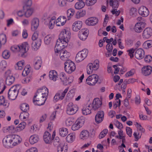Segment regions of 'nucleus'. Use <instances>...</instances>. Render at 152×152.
Listing matches in <instances>:
<instances>
[{"label":"nucleus","mask_w":152,"mask_h":152,"mask_svg":"<svg viewBox=\"0 0 152 152\" xmlns=\"http://www.w3.org/2000/svg\"><path fill=\"white\" fill-rule=\"evenodd\" d=\"M70 31L68 29H63L61 32L55 47L56 53L58 52L61 49L64 48L67 46L70 38Z\"/></svg>","instance_id":"obj_1"},{"label":"nucleus","mask_w":152,"mask_h":152,"mask_svg":"<svg viewBox=\"0 0 152 152\" xmlns=\"http://www.w3.org/2000/svg\"><path fill=\"white\" fill-rule=\"evenodd\" d=\"M19 50L18 55L23 57H25L26 56V53L29 49V45L26 42H24L19 45Z\"/></svg>","instance_id":"obj_2"},{"label":"nucleus","mask_w":152,"mask_h":152,"mask_svg":"<svg viewBox=\"0 0 152 152\" xmlns=\"http://www.w3.org/2000/svg\"><path fill=\"white\" fill-rule=\"evenodd\" d=\"M99 67V61L96 60L92 63H89L87 66V72L90 75L93 72L96 70Z\"/></svg>","instance_id":"obj_3"},{"label":"nucleus","mask_w":152,"mask_h":152,"mask_svg":"<svg viewBox=\"0 0 152 152\" xmlns=\"http://www.w3.org/2000/svg\"><path fill=\"white\" fill-rule=\"evenodd\" d=\"M64 48H61L58 52L56 53L54 50L55 53L56 55H59L60 59L63 61H67L70 56V53L67 51L63 50Z\"/></svg>","instance_id":"obj_4"},{"label":"nucleus","mask_w":152,"mask_h":152,"mask_svg":"<svg viewBox=\"0 0 152 152\" xmlns=\"http://www.w3.org/2000/svg\"><path fill=\"white\" fill-rule=\"evenodd\" d=\"M47 16V19L45 20V23L48 26L50 29H53L56 22V17L55 16H52L51 14L50 13L48 14Z\"/></svg>","instance_id":"obj_5"},{"label":"nucleus","mask_w":152,"mask_h":152,"mask_svg":"<svg viewBox=\"0 0 152 152\" xmlns=\"http://www.w3.org/2000/svg\"><path fill=\"white\" fill-rule=\"evenodd\" d=\"M64 69L66 72L71 73L75 70L76 66L75 63L70 60H67L64 63Z\"/></svg>","instance_id":"obj_6"},{"label":"nucleus","mask_w":152,"mask_h":152,"mask_svg":"<svg viewBox=\"0 0 152 152\" xmlns=\"http://www.w3.org/2000/svg\"><path fill=\"white\" fill-rule=\"evenodd\" d=\"M78 106L74 104L72 102L69 103L66 107V113L69 115H72L75 114L78 111Z\"/></svg>","instance_id":"obj_7"},{"label":"nucleus","mask_w":152,"mask_h":152,"mask_svg":"<svg viewBox=\"0 0 152 152\" xmlns=\"http://www.w3.org/2000/svg\"><path fill=\"white\" fill-rule=\"evenodd\" d=\"M48 94V89L46 87H44L42 88L37 90V93L35 94V97H41V98H45L47 99Z\"/></svg>","instance_id":"obj_8"},{"label":"nucleus","mask_w":152,"mask_h":152,"mask_svg":"<svg viewBox=\"0 0 152 152\" xmlns=\"http://www.w3.org/2000/svg\"><path fill=\"white\" fill-rule=\"evenodd\" d=\"M18 93V89L16 86L11 88L8 92V97L10 99L14 100L17 97Z\"/></svg>","instance_id":"obj_9"},{"label":"nucleus","mask_w":152,"mask_h":152,"mask_svg":"<svg viewBox=\"0 0 152 152\" xmlns=\"http://www.w3.org/2000/svg\"><path fill=\"white\" fill-rule=\"evenodd\" d=\"M88 52V50L86 49L78 52L76 56V61L77 62H79L83 61L86 57Z\"/></svg>","instance_id":"obj_10"},{"label":"nucleus","mask_w":152,"mask_h":152,"mask_svg":"<svg viewBox=\"0 0 152 152\" xmlns=\"http://www.w3.org/2000/svg\"><path fill=\"white\" fill-rule=\"evenodd\" d=\"M84 123V120L82 117L78 118L72 125V129L73 131L78 129L82 127Z\"/></svg>","instance_id":"obj_11"},{"label":"nucleus","mask_w":152,"mask_h":152,"mask_svg":"<svg viewBox=\"0 0 152 152\" xmlns=\"http://www.w3.org/2000/svg\"><path fill=\"white\" fill-rule=\"evenodd\" d=\"M98 76L94 74L90 75L86 80V83L91 86L94 85L97 83L98 80Z\"/></svg>","instance_id":"obj_12"},{"label":"nucleus","mask_w":152,"mask_h":152,"mask_svg":"<svg viewBox=\"0 0 152 152\" xmlns=\"http://www.w3.org/2000/svg\"><path fill=\"white\" fill-rule=\"evenodd\" d=\"M2 142L5 148H10L13 147L10 134L7 135L3 138Z\"/></svg>","instance_id":"obj_13"},{"label":"nucleus","mask_w":152,"mask_h":152,"mask_svg":"<svg viewBox=\"0 0 152 152\" xmlns=\"http://www.w3.org/2000/svg\"><path fill=\"white\" fill-rule=\"evenodd\" d=\"M145 21H140L137 23L135 25L134 30L137 33L141 32L143 30L146 24Z\"/></svg>","instance_id":"obj_14"},{"label":"nucleus","mask_w":152,"mask_h":152,"mask_svg":"<svg viewBox=\"0 0 152 152\" xmlns=\"http://www.w3.org/2000/svg\"><path fill=\"white\" fill-rule=\"evenodd\" d=\"M89 31L87 29H82L78 34V37L82 41H85L87 39L88 34Z\"/></svg>","instance_id":"obj_15"},{"label":"nucleus","mask_w":152,"mask_h":152,"mask_svg":"<svg viewBox=\"0 0 152 152\" xmlns=\"http://www.w3.org/2000/svg\"><path fill=\"white\" fill-rule=\"evenodd\" d=\"M102 104V102L99 98H96L94 99L91 105L92 110H97L101 107Z\"/></svg>","instance_id":"obj_16"},{"label":"nucleus","mask_w":152,"mask_h":152,"mask_svg":"<svg viewBox=\"0 0 152 152\" xmlns=\"http://www.w3.org/2000/svg\"><path fill=\"white\" fill-rule=\"evenodd\" d=\"M55 136V132H54L53 133L51 138L50 133L48 132H46L43 136L44 140L46 143H50L51 142L52 140H53Z\"/></svg>","instance_id":"obj_17"},{"label":"nucleus","mask_w":152,"mask_h":152,"mask_svg":"<svg viewBox=\"0 0 152 152\" xmlns=\"http://www.w3.org/2000/svg\"><path fill=\"white\" fill-rule=\"evenodd\" d=\"M12 142V146H16L20 143L22 141L21 137L18 135L10 134Z\"/></svg>","instance_id":"obj_18"},{"label":"nucleus","mask_w":152,"mask_h":152,"mask_svg":"<svg viewBox=\"0 0 152 152\" xmlns=\"http://www.w3.org/2000/svg\"><path fill=\"white\" fill-rule=\"evenodd\" d=\"M138 12L140 15L144 17L148 16L149 14V11L148 9L146 7L143 6L139 7Z\"/></svg>","instance_id":"obj_19"},{"label":"nucleus","mask_w":152,"mask_h":152,"mask_svg":"<svg viewBox=\"0 0 152 152\" xmlns=\"http://www.w3.org/2000/svg\"><path fill=\"white\" fill-rule=\"evenodd\" d=\"M104 112L103 111L100 110L98 111L96 114L95 120L97 124H99L101 122L104 118Z\"/></svg>","instance_id":"obj_20"},{"label":"nucleus","mask_w":152,"mask_h":152,"mask_svg":"<svg viewBox=\"0 0 152 152\" xmlns=\"http://www.w3.org/2000/svg\"><path fill=\"white\" fill-rule=\"evenodd\" d=\"M98 21L96 17H92L88 18L85 21L86 24L89 26H93L96 25Z\"/></svg>","instance_id":"obj_21"},{"label":"nucleus","mask_w":152,"mask_h":152,"mask_svg":"<svg viewBox=\"0 0 152 152\" xmlns=\"http://www.w3.org/2000/svg\"><path fill=\"white\" fill-rule=\"evenodd\" d=\"M39 19L37 17L33 18L31 22V28L32 31H35L37 30L39 26Z\"/></svg>","instance_id":"obj_22"},{"label":"nucleus","mask_w":152,"mask_h":152,"mask_svg":"<svg viewBox=\"0 0 152 152\" xmlns=\"http://www.w3.org/2000/svg\"><path fill=\"white\" fill-rule=\"evenodd\" d=\"M83 25L82 21L77 20L75 21L72 25V30L74 31H77L80 29Z\"/></svg>","instance_id":"obj_23"},{"label":"nucleus","mask_w":152,"mask_h":152,"mask_svg":"<svg viewBox=\"0 0 152 152\" xmlns=\"http://www.w3.org/2000/svg\"><path fill=\"white\" fill-rule=\"evenodd\" d=\"M37 97H35L34 96L33 99V102L34 104L39 106L43 105L46 100V99L42 98V99L41 97H39L37 98Z\"/></svg>","instance_id":"obj_24"},{"label":"nucleus","mask_w":152,"mask_h":152,"mask_svg":"<svg viewBox=\"0 0 152 152\" xmlns=\"http://www.w3.org/2000/svg\"><path fill=\"white\" fill-rule=\"evenodd\" d=\"M66 21V19L65 17L61 16L56 19V24L57 26H63L65 24Z\"/></svg>","instance_id":"obj_25"},{"label":"nucleus","mask_w":152,"mask_h":152,"mask_svg":"<svg viewBox=\"0 0 152 152\" xmlns=\"http://www.w3.org/2000/svg\"><path fill=\"white\" fill-rule=\"evenodd\" d=\"M152 29L150 28H147L144 30L142 33V37L145 39L149 38L152 35Z\"/></svg>","instance_id":"obj_26"},{"label":"nucleus","mask_w":152,"mask_h":152,"mask_svg":"<svg viewBox=\"0 0 152 152\" xmlns=\"http://www.w3.org/2000/svg\"><path fill=\"white\" fill-rule=\"evenodd\" d=\"M59 75L58 73L55 70H52L50 71L49 77L50 79L53 81H56L58 79Z\"/></svg>","instance_id":"obj_27"},{"label":"nucleus","mask_w":152,"mask_h":152,"mask_svg":"<svg viewBox=\"0 0 152 152\" xmlns=\"http://www.w3.org/2000/svg\"><path fill=\"white\" fill-rule=\"evenodd\" d=\"M42 64V60L40 57H37L34 59L33 65L36 69H39L41 67Z\"/></svg>","instance_id":"obj_28"},{"label":"nucleus","mask_w":152,"mask_h":152,"mask_svg":"<svg viewBox=\"0 0 152 152\" xmlns=\"http://www.w3.org/2000/svg\"><path fill=\"white\" fill-rule=\"evenodd\" d=\"M152 71V67L150 66H145L142 69V73L145 76L150 75Z\"/></svg>","instance_id":"obj_29"},{"label":"nucleus","mask_w":152,"mask_h":152,"mask_svg":"<svg viewBox=\"0 0 152 152\" xmlns=\"http://www.w3.org/2000/svg\"><path fill=\"white\" fill-rule=\"evenodd\" d=\"M144 54L145 53L143 50L141 48H139L136 51L134 56L137 59H141L143 58Z\"/></svg>","instance_id":"obj_30"},{"label":"nucleus","mask_w":152,"mask_h":152,"mask_svg":"<svg viewBox=\"0 0 152 152\" xmlns=\"http://www.w3.org/2000/svg\"><path fill=\"white\" fill-rule=\"evenodd\" d=\"M24 12V15L26 18L30 17L33 14L34 11V8L28 7L25 8Z\"/></svg>","instance_id":"obj_31"},{"label":"nucleus","mask_w":152,"mask_h":152,"mask_svg":"<svg viewBox=\"0 0 152 152\" xmlns=\"http://www.w3.org/2000/svg\"><path fill=\"white\" fill-rule=\"evenodd\" d=\"M41 39H37L36 41H33L32 43V47L34 50H37L41 45Z\"/></svg>","instance_id":"obj_32"},{"label":"nucleus","mask_w":152,"mask_h":152,"mask_svg":"<svg viewBox=\"0 0 152 152\" xmlns=\"http://www.w3.org/2000/svg\"><path fill=\"white\" fill-rule=\"evenodd\" d=\"M29 114L27 112H22L20 115V119L24 121H26L29 118Z\"/></svg>","instance_id":"obj_33"},{"label":"nucleus","mask_w":152,"mask_h":152,"mask_svg":"<svg viewBox=\"0 0 152 152\" xmlns=\"http://www.w3.org/2000/svg\"><path fill=\"white\" fill-rule=\"evenodd\" d=\"M68 147L65 145L64 143H61L57 147L58 152H67Z\"/></svg>","instance_id":"obj_34"},{"label":"nucleus","mask_w":152,"mask_h":152,"mask_svg":"<svg viewBox=\"0 0 152 152\" xmlns=\"http://www.w3.org/2000/svg\"><path fill=\"white\" fill-rule=\"evenodd\" d=\"M91 110L92 108L90 106V104L88 105L86 107H84L82 110L83 114L84 115H87L91 113Z\"/></svg>","instance_id":"obj_35"},{"label":"nucleus","mask_w":152,"mask_h":152,"mask_svg":"<svg viewBox=\"0 0 152 152\" xmlns=\"http://www.w3.org/2000/svg\"><path fill=\"white\" fill-rule=\"evenodd\" d=\"M75 5V8L77 10L80 9L84 7L85 5V2L83 0H79Z\"/></svg>","instance_id":"obj_36"},{"label":"nucleus","mask_w":152,"mask_h":152,"mask_svg":"<svg viewBox=\"0 0 152 152\" xmlns=\"http://www.w3.org/2000/svg\"><path fill=\"white\" fill-rule=\"evenodd\" d=\"M25 62L22 60L18 62L15 66V69L16 70H21L23 69L24 66Z\"/></svg>","instance_id":"obj_37"},{"label":"nucleus","mask_w":152,"mask_h":152,"mask_svg":"<svg viewBox=\"0 0 152 152\" xmlns=\"http://www.w3.org/2000/svg\"><path fill=\"white\" fill-rule=\"evenodd\" d=\"M39 140V138L37 135L34 134L30 136L29 138V142L31 144H33Z\"/></svg>","instance_id":"obj_38"},{"label":"nucleus","mask_w":152,"mask_h":152,"mask_svg":"<svg viewBox=\"0 0 152 152\" xmlns=\"http://www.w3.org/2000/svg\"><path fill=\"white\" fill-rule=\"evenodd\" d=\"M15 77L12 75L7 76L6 80V83L7 85L10 86L14 82Z\"/></svg>","instance_id":"obj_39"},{"label":"nucleus","mask_w":152,"mask_h":152,"mask_svg":"<svg viewBox=\"0 0 152 152\" xmlns=\"http://www.w3.org/2000/svg\"><path fill=\"white\" fill-rule=\"evenodd\" d=\"M68 133V129L65 128H62L59 129V134L62 137H65Z\"/></svg>","instance_id":"obj_40"},{"label":"nucleus","mask_w":152,"mask_h":152,"mask_svg":"<svg viewBox=\"0 0 152 152\" xmlns=\"http://www.w3.org/2000/svg\"><path fill=\"white\" fill-rule=\"evenodd\" d=\"M89 135V134L88 131L87 130H84L80 133V137L81 139L84 140L87 138Z\"/></svg>","instance_id":"obj_41"},{"label":"nucleus","mask_w":152,"mask_h":152,"mask_svg":"<svg viewBox=\"0 0 152 152\" xmlns=\"http://www.w3.org/2000/svg\"><path fill=\"white\" fill-rule=\"evenodd\" d=\"M23 9L25 10V8L27 7H30L32 5V0H23Z\"/></svg>","instance_id":"obj_42"},{"label":"nucleus","mask_w":152,"mask_h":152,"mask_svg":"<svg viewBox=\"0 0 152 152\" xmlns=\"http://www.w3.org/2000/svg\"><path fill=\"white\" fill-rule=\"evenodd\" d=\"M109 4L111 6H112L113 9H117L119 6L118 2L117 0H110Z\"/></svg>","instance_id":"obj_43"},{"label":"nucleus","mask_w":152,"mask_h":152,"mask_svg":"<svg viewBox=\"0 0 152 152\" xmlns=\"http://www.w3.org/2000/svg\"><path fill=\"white\" fill-rule=\"evenodd\" d=\"M152 46V40H149L145 42L142 45L143 48L145 49H148Z\"/></svg>","instance_id":"obj_44"},{"label":"nucleus","mask_w":152,"mask_h":152,"mask_svg":"<svg viewBox=\"0 0 152 152\" xmlns=\"http://www.w3.org/2000/svg\"><path fill=\"white\" fill-rule=\"evenodd\" d=\"M75 138V134H69L66 137V141L69 142H73Z\"/></svg>","instance_id":"obj_45"},{"label":"nucleus","mask_w":152,"mask_h":152,"mask_svg":"<svg viewBox=\"0 0 152 152\" xmlns=\"http://www.w3.org/2000/svg\"><path fill=\"white\" fill-rule=\"evenodd\" d=\"M75 10L73 9H69L67 11V15L68 20H69L74 15Z\"/></svg>","instance_id":"obj_46"},{"label":"nucleus","mask_w":152,"mask_h":152,"mask_svg":"<svg viewBox=\"0 0 152 152\" xmlns=\"http://www.w3.org/2000/svg\"><path fill=\"white\" fill-rule=\"evenodd\" d=\"M20 109L22 112H27L29 109V105L26 103H23L20 106Z\"/></svg>","instance_id":"obj_47"},{"label":"nucleus","mask_w":152,"mask_h":152,"mask_svg":"<svg viewBox=\"0 0 152 152\" xmlns=\"http://www.w3.org/2000/svg\"><path fill=\"white\" fill-rule=\"evenodd\" d=\"M26 125V122H24V121L20 123L18 126H16L17 127V131H20L23 130L25 128Z\"/></svg>","instance_id":"obj_48"},{"label":"nucleus","mask_w":152,"mask_h":152,"mask_svg":"<svg viewBox=\"0 0 152 152\" xmlns=\"http://www.w3.org/2000/svg\"><path fill=\"white\" fill-rule=\"evenodd\" d=\"M137 13V9L134 7H132L131 8L130 10L129 13L130 15L134 17L136 15Z\"/></svg>","instance_id":"obj_49"},{"label":"nucleus","mask_w":152,"mask_h":152,"mask_svg":"<svg viewBox=\"0 0 152 152\" xmlns=\"http://www.w3.org/2000/svg\"><path fill=\"white\" fill-rule=\"evenodd\" d=\"M59 78L60 80L64 83H67V79L64 73L61 72L60 73L59 75Z\"/></svg>","instance_id":"obj_50"},{"label":"nucleus","mask_w":152,"mask_h":152,"mask_svg":"<svg viewBox=\"0 0 152 152\" xmlns=\"http://www.w3.org/2000/svg\"><path fill=\"white\" fill-rule=\"evenodd\" d=\"M69 88H66L64 91H59L58 92V93L59 94L60 96L61 97V100H62L64 98L65 95L67 92Z\"/></svg>","instance_id":"obj_51"},{"label":"nucleus","mask_w":152,"mask_h":152,"mask_svg":"<svg viewBox=\"0 0 152 152\" xmlns=\"http://www.w3.org/2000/svg\"><path fill=\"white\" fill-rule=\"evenodd\" d=\"M17 127L14 126H9L7 128V130L10 133H14L17 131Z\"/></svg>","instance_id":"obj_52"},{"label":"nucleus","mask_w":152,"mask_h":152,"mask_svg":"<svg viewBox=\"0 0 152 152\" xmlns=\"http://www.w3.org/2000/svg\"><path fill=\"white\" fill-rule=\"evenodd\" d=\"M52 39V37L50 35L46 36L44 39V41L46 45H48L50 43Z\"/></svg>","instance_id":"obj_53"},{"label":"nucleus","mask_w":152,"mask_h":152,"mask_svg":"<svg viewBox=\"0 0 152 152\" xmlns=\"http://www.w3.org/2000/svg\"><path fill=\"white\" fill-rule=\"evenodd\" d=\"M7 41L6 35L4 34H0V42L2 45L4 44Z\"/></svg>","instance_id":"obj_54"},{"label":"nucleus","mask_w":152,"mask_h":152,"mask_svg":"<svg viewBox=\"0 0 152 152\" xmlns=\"http://www.w3.org/2000/svg\"><path fill=\"white\" fill-rule=\"evenodd\" d=\"M97 0H86L85 5L87 6H92L94 5L96 2Z\"/></svg>","instance_id":"obj_55"},{"label":"nucleus","mask_w":152,"mask_h":152,"mask_svg":"<svg viewBox=\"0 0 152 152\" xmlns=\"http://www.w3.org/2000/svg\"><path fill=\"white\" fill-rule=\"evenodd\" d=\"M61 143H64L63 142H61L59 138L58 137H56L53 140V145L55 146L60 145Z\"/></svg>","instance_id":"obj_56"},{"label":"nucleus","mask_w":152,"mask_h":152,"mask_svg":"<svg viewBox=\"0 0 152 152\" xmlns=\"http://www.w3.org/2000/svg\"><path fill=\"white\" fill-rule=\"evenodd\" d=\"M7 102H6L3 96H0V106H3L6 107L7 106Z\"/></svg>","instance_id":"obj_57"},{"label":"nucleus","mask_w":152,"mask_h":152,"mask_svg":"<svg viewBox=\"0 0 152 152\" xmlns=\"http://www.w3.org/2000/svg\"><path fill=\"white\" fill-rule=\"evenodd\" d=\"M74 119L72 118H67L65 121L66 125L67 126H71L74 123Z\"/></svg>","instance_id":"obj_58"},{"label":"nucleus","mask_w":152,"mask_h":152,"mask_svg":"<svg viewBox=\"0 0 152 152\" xmlns=\"http://www.w3.org/2000/svg\"><path fill=\"white\" fill-rule=\"evenodd\" d=\"M2 56L4 58L8 59L10 56V53L8 50H5L2 53Z\"/></svg>","instance_id":"obj_59"},{"label":"nucleus","mask_w":152,"mask_h":152,"mask_svg":"<svg viewBox=\"0 0 152 152\" xmlns=\"http://www.w3.org/2000/svg\"><path fill=\"white\" fill-rule=\"evenodd\" d=\"M67 1V0H58V4L60 7H64L66 5Z\"/></svg>","instance_id":"obj_60"},{"label":"nucleus","mask_w":152,"mask_h":152,"mask_svg":"<svg viewBox=\"0 0 152 152\" xmlns=\"http://www.w3.org/2000/svg\"><path fill=\"white\" fill-rule=\"evenodd\" d=\"M5 88V86L4 83V81L2 79H0V94L2 93Z\"/></svg>","instance_id":"obj_61"},{"label":"nucleus","mask_w":152,"mask_h":152,"mask_svg":"<svg viewBox=\"0 0 152 152\" xmlns=\"http://www.w3.org/2000/svg\"><path fill=\"white\" fill-rule=\"evenodd\" d=\"M30 70L29 67L28 66L25 67L22 72V75L24 76H27L30 72Z\"/></svg>","instance_id":"obj_62"},{"label":"nucleus","mask_w":152,"mask_h":152,"mask_svg":"<svg viewBox=\"0 0 152 152\" xmlns=\"http://www.w3.org/2000/svg\"><path fill=\"white\" fill-rule=\"evenodd\" d=\"M121 103L120 100H115V101L113 102V108L115 109L117 107H119L121 105Z\"/></svg>","instance_id":"obj_63"},{"label":"nucleus","mask_w":152,"mask_h":152,"mask_svg":"<svg viewBox=\"0 0 152 152\" xmlns=\"http://www.w3.org/2000/svg\"><path fill=\"white\" fill-rule=\"evenodd\" d=\"M77 14V18H79L80 17H83L84 16L86 13V11L85 10H82L80 12H78Z\"/></svg>","instance_id":"obj_64"}]
</instances>
